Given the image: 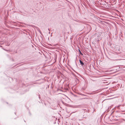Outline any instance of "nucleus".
I'll return each instance as SVG.
<instances>
[{
    "mask_svg": "<svg viewBox=\"0 0 125 125\" xmlns=\"http://www.w3.org/2000/svg\"><path fill=\"white\" fill-rule=\"evenodd\" d=\"M79 52H80V53L81 54V55H83V54H82V53L80 51V50H79Z\"/></svg>",
    "mask_w": 125,
    "mask_h": 125,
    "instance_id": "2",
    "label": "nucleus"
},
{
    "mask_svg": "<svg viewBox=\"0 0 125 125\" xmlns=\"http://www.w3.org/2000/svg\"><path fill=\"white\" fill-rule=\"evenodd\" d=\"M79 62L81 64L82 66H83L84 65V63L81 60H79Z\"/></svg>",
    "mask_w": 125,
    "mask_h": 125,
    "instance_id": "1",
    "label": "nucleus"
}]
</instances>
